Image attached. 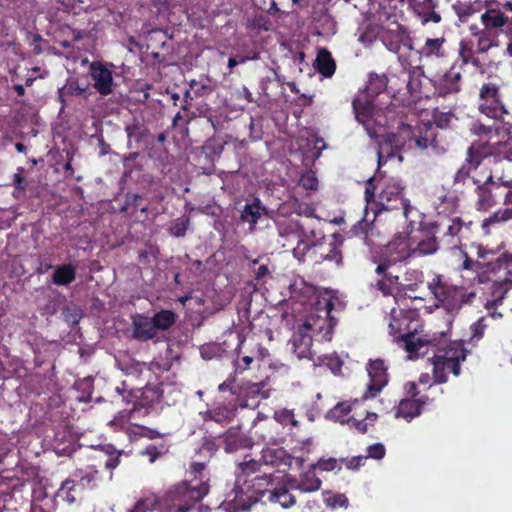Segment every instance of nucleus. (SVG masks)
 <instances>
[{
  "instance_id": "obj_32",
  "label": "nucleus",
  "mask_w": 512,
  "mask_h": 512,
  "mask_svg": "<svg viewBox=\"0 0 512 512\" xmlns=\"http://www.w3.org/2000/svg\"><path fill=\"white\" fill-rule=\"evenodd\" d=\"M481 23L490 31L501 30L507 23L508 17L500 9L488 8L481 14Z\"/></svg>"
},
{
  "instance_id": "obj_19",
  "label": "nucleus",
  "mask_w": 512,
  "mask_h": 512,
  "mask_svg": "<svg viewBox=\"0 0 512 512\" xmlns=\"http://www.w3.org/2000/svg\"><path fill=\"white\" fill-rule=\"evenodd\" d=\"M237 407L231 403L215 405L205 411H200L199 416L203 422H215L222 426L229 424L236 416Z\"/></svg>"
},
{
  "instance_id": "obj_7",
  "label": "nucleus",
  "mask_w": 512,
  "mask_h": 512,
  "mask_svg": "<svg viewBox=\"0 0 512 512\" xmlns=\"http://www.w3.org/2000/svg\"><path fill=\"white\" fill-rule=\"evenodd\" d=\"M362 405V400L355 399L352 402H339L331 410L327 416L340 423H348L354 427L359 433L365 434L373 427L378 419V415L374 412L364 410L363 413L357 414L356 410Z\"/></svg>"
},
{
  "instance_id": "obj_43",
  "label": "nucleus",
  "mask_w": 512,
  "mask_h": 512,
  "mask_svg": "<svg viewBox=\"0 0 512 512\" xmlns=\"http://www.w3.org/2000/svg\"><path fill=\"white\" fill-rule=\"evenodd\" d=\"M176 317V313L172 310H161L156 312L151 319L157 331L171 328L176 321Z\"/></svg>"
},
{
  "instance_id": "obj_22",
  "label": "nucleus",
  "mask_w": 512,
  "mask_h": 512,
  "mask_svg": "<svg viewBox=\"0 0 512 512\" xmlns=\"http://www.w3.org/2000/svg\"><path fill=\"white\" fill-rule=\"evenodd\" d=\"M383 44L393 53H399L401 48H406L409 51L413 49L412 40L408 32L401 26H397L395 30H389L384 34Z\"/></svg>"
},
{
  "instance_id": "obj_10",
  "label": "nucleus",
  "mask_w": 512,
  "mask_h": 512,
  "mask_svg": "<svg viewBox=\"0 0 512 512\" xmlns=\"http://www.w3.org/2000/svg\"><path fill=\"white\" fill-rule=\"evenodd\" d=\"M378 258L386 261L388 264L397 265L414 259L412 251V237L404 233L396 234L391 241L380 248L379 252H372Z\"/></svg>"
},
{
  "instance_id": "obj_28",
  "label": "nucleus",
  "mask_w": 512,
  "mask_h": 512,
  "mask_svg": "<svg viewBox=\"0 0 512 512\" xmlns=\"http://www.w3.org/2000/svg\"><path fill=\"white\" fill-rule=\"evenodd\" d=\"M264 382L248 384L244 390V404L246 407H257L260 400L270 396V390L266 389Z\"/></svg>"
},
{
  "instance_id": "obj_46",
  "label": "nucleus",
  "mask_w": 512,
  "mask_h": 512,
  "mask_svg": "<svg viewBox=\"0 0 512 512\" xmlns=\"http://www.w3.org/2000/svg\"><path fill=\"white\" fill-rule=\"evenodd\" d=\"M169 448L170 445L167 444L165 441H162L158 445L149 444L141 451V455L148 457L150 463H154L156 460L168 454Z\"/></svg>"
},
{
  "instance_id": "obj_44",
  "label": "nucleus",
  "mask_w": 512,
  "mask_h": 512,
  "mask_svg": "<svg viewBox=\"0 0 512 512\" xmlns=\"http://www.w3.org/2000/svg\"><path fill=\"white\" fill-rule=\"evenodd\" d=\"M506 287V285H504V281L500 280L497 278V280H495L494 284H493V287H492V297L493 299L492 300H488L485 304H484V307L487 311H490L492 310L493 308L499 306L502 304L506 294L508 293L509 290H505L504 291V288Z\"/></svg>"
},
{
  "instance_id": "obj_17",
  "label": "nucleus",
  "mask_w": 512,
  "mask_h": 512,
  "mask_svg": "<svg viewBox=\"0 0 512 512\" xmlns=\"http://www.w3.org/2000/svg\"><path fill=\"white\" fill-rule=\"evenodd\" d=\"M343 245V237L340 234H333L332 239L327 243L316 244L313 248V254L318 255L315 262H331L339 266L342 264L343 255L341 247Z\"/></svg>"
},
{
  "instance_id": "obj_27",
  "label": "nucleus",
  "mask_w": 512,
  "mask_h": 512,
  "mask_svg": "<svg viewBox=\"0 0 512 512\" xmlns=\"http://www.w3.org/2000/svg\"><path fill=\"white\" fill-rule=\"evenodd\" d=\"M132 335L134 339L141 342L153 339L157 335V331L152 319L143 315H136L132 319Z\"/></svg>"
},
{
  "instance_id": "obj_36",
  "label": "nucleus",
  "mask_w": 512,
  "mask_h": 512,
  "mask_svg": "<svg viewBox=\"0 0 512 512\" xmlns=\"http://www.w3.org/2000/svg\"><path fill=\"white\" fill-rule=\"evenodd\" d=\"M421 413L422 410L420 409L419 404L416 402V398H404L400 400L399 404L396 407L395 417L403 418L406 421L410 422L412 419L419 416Z\"/></svg>"
},
{
  "instance_id": "obj_52",
  "label": "nucleus",
  "mask_w": 512,
  "mask_h": 512,
  "mask_svg": "<svg viewBox=\"0 0 512 512\" xmlns=\"http://www.w3.org/2000/svg\"><path fill=\"white\" fill-rule=\"evenodd\" d=\"M421 75L422 71L420 67H415L408 73L407 89L414 96H417V94L420 93Z\"/></svg>"
},
{
  "instance_id": "obj_41",
  "label": "nucleus",
  "mask_w": 512,
  "mask_h": 512,
  "mask_svg": "<svg viewBox=\"0 0 512 512\" xmlns=\"http://www.w3.org/2000/svg\"><path fill=\"white\" fill-rule=\"evenodd\" d=\"M315 65L319 73L324 77H331L335 72V62L331 54L325 49H321L318 52Z\"/></svg>"
},
{
  "instance_id": "obj_58",
  "label": "nucleus",
  "mask_w": 512,
  "mask_h": 512,
  "mask_svg": "<svg viewBox=\"0 0 512 512\" xmlns=\"http://www.w3.org/2000/svg\"><path fill=\"white\" fill-rule=\"evenodd\" d=\"M464 260L460 266L461 270H470L474 272H485V264L472 260L466 252H463Z\"/></svg>"
},
{
  "instance_id": "obj_35",
  "label": "nucleus",
  "mask_w": 512,
  "mask_h": 512,
  "mask_svg": "<svg viewBox=\"0 0 512 512\" xmlns=\"http://www.w3.org/2000/svg\"><path fill=\"white\" fill-rule=\"evenodd\" d=\"M141 200V194H116L114 201H124V204H120L119 208L114 207V209L130 214H134L137 210L145 212L146 207L141 205Z\"/></svg>"
},
{
  "instance_id": "obj_18",
  "label": "nucleus",
  "mask_w": 512,
  "mask_h": 512,
  "mask_svg": "<svg viewBox=\"0 0 512 512\" xmlns=\"http://www.w3.org/2000/svg\"><path fill=\"white\" fill-rule=\"evenodd\" d=\"M485 273L493 274L498 279L504 281L505 290L512 288V254L504 253L485 263Z\"/></svg>"
},
{
  "instance_id": "obj_29",
  "label": "nucleus",
  "mask_w": 512,
  "mask_h": 512,
  "mask_svg": "<svg viewBox=\"0 0 512 512\" xmlns=\"http://www.w3.org/2000/svg\"><path fill=\"white\" fill-rule=\"evenodd\" d=\"M439 249H441L440 244L432 236H425L420 234V236L417 238V241L412 238V251L414 259L432 255Z\"/></svg>"
},
{
  "instance_id": "obj_6",
  "label": "nucleus",
  "mask_w": 512,
  "mask_h": 512,
  "mask_svg": "<svg viewBox=\"0 0 512 512\" xmlns=\"http://www.w3.org/2000/svg\"><path fill=\"white\" fill-rule=\"evenodd\" d=\"M365 200L367 206H375L372 209L376 215L383 211H401L407 222L408 233L418 230L420 212L411 206L409 200L403 198L402 194H365Z\"/></svg>"
},
{
  "instance_id": "obj_13",
  "label": "nucleus",
  "mask_w": 512,
  "mask_h": 512,
  "mask_svg": "<svg viewBox=\"0 0 512 512\" xmlns=\"http://www.w3.org/2000/svg\"><path fill=\"white\" fill-rule=\"evenodd\" d=\"M372 261L376 264L375 274L377 279L373 287L384 296L392 295L395 290L400 291V277L395 271V265L372 255Z\"/></svg>"
},
{
  "instance_id": "obj_26",
  "label": "nucleus",
  "mask_w": 512,
  "mask_h": 512,
  "mask_svg": "<svg viewBox=\"0 0 512 512\" xmlns=\"http://www.w3.org/2000/svg\"><path fill=\"white\" fill-rule=\"evenodd\" d=\"M289 299L305 305L315 296L316 289L312 284H308L302 278L293 280L289 286Z\"/></svg>"
},
{
  "instance_id": "obj_23",
  "label": "nucleus",
  "mask_w": 512,
  "mask_h": 512,
  "mask_svg": "<svg viewBox=\"0 0 512 512\" xmlns=\"http://www.w3.org/2000/svg\"><path fill=\"white\" fill-rule=\"evenodd\" d=\"M261 462L265 465L277 467L278 469L289 468L292 464L293 457L282 447L265 448L262 450Z\"/></svg>"
},
{
  "instance_id": "obj_50",
  "label": "nucleus",
  "mask_w": 512,
  "mask_h": 512,
  "mask_svg": "<svg viewBox=\"0 0 512 512\" xmlns=\"http://www.w3.org/2000/svg\"><path fill=\"white\" fill-rule=\"evenodd\" d=\"M261 216V207L259 202H255L253 204H246L241 213V220L243 222H248L251 225V228L257 223L258 219Z\"/></svg>"
},
{
  "instance_id": "obj_40",
  "label": "nucleus",
  "mask_w": 512,
  "mask_h": 512,
  "mask_svg": "<svg viewBox=\"0 0 512 512\" xmlns=\"http://www.w3.org/2000/svg\"><path fill=\"white\" fill-rule=\"evenodd\" d=\"M444 38H428L426 39L424 45L420 49L419 53L422 57L425 58H433V57H444Z\"/></svg>"
},
{
  "instance_id": "obj_34",
  "label": "nucleus",
  "mask_w": 512,
  "mask_h": 512,
  "mask_svg": "<svg viewBox=\"0 0 512 512\" xmlns=\"http://www.w3.org/2000/svg\"><path fill=\"white\" fill-rule=\"evenodd\" d=\"M260 462L249 460L239 463L236 468V480L234 488H240L248 483L254 474L259 471Z\"/></svg>"
},
{
  "instance_id": "obj_38",
  "label": "nucleus",
  "mask_w": 512,
  "mask_h": 512,
  "mask_svg": "<svg viewBox=\"0 0 512 512\" xmlns=\"http://www.w3.org/2000/svg\"><path fill=\"white\" fill-rule=\"evenodd\" d=\"M504 204L506 208L503 210H497L488 218L483 220L482 227L485 229L490 225L505 222L512 219V194H505Z\"/></svg>"
},
{
  "instance_id": "obj_1",
  "label": "nucleus",
  "mask_w": 512,
  "mask_h": 512,
  "mask_svg": "<svg viewBox=\"0 0 512 512\" xmlns=\"http://www.w3.org/2000/svg\"><path fill=\"white\" fill-rule=\"evenodd\" d=\"M386 89V79L382 76H371L365 90L360 91L353 100L355 117L363 125L371 138L378 139V166L397 158L402 162L401 151L436 149V129L431 124L412 127L401 124L397 133L385 132L388 125L389 107L379 106L376 99Z\"/></svg>"
},
{
  "instance_id": "obj_9",
  "label": "nucleus",
  "mask_w": 512,
  "mask_h": 512,
  "mask_svg": "<svg viewBox=\"0 0 512 512\" xmlns=\"http://www.w3.org/2000/svg\"><path fill=\"white\" fill-rule=\"evenodd\" d=\"M415 316L416 312L412 310L393 309L389 321L390 334L402 340L406 350L410 353L417 352L422 346L420 339L415 341V335L410 326Z\"/></svg>"
},
{
  "instance_id": "obj_20",
  "label": "nucleus",
  "mask_w": 512,
  "mask_h": 512,
  "mask_svg": "<svg viewBox=\"0 0 512 512\" xmlns=\"http://www.w3.org/2000/svg\"><path fill=\"white\" fill-rule=\"evenodd\" d=\"M90 73L94 81V87L101 95H108L113 92V76L107 67L101 63L93 62L90 65Z\"/></svg>"
},
{
  "instance_id": "obj_57",
  "label": "nucleus",
  "mask_w": 512,
  "mask_h": 512,
  "mask_svg": "<svg viewBox=\"0 0 512 512\" xmlns=\"http://www.w3.org/2000/svg\"><path fill=\"white\" fill-rule=\"evenodd\" d=\"M125 131L129 140L139 142L144 136V127L137 121L126 125Z\"/></svg>"
},
{
  "instance_id": "obj_33",
  "label": "nucleus",
  "mask_w": 512,
  "mask_h": 512,
  "mask_svg": "<svg viewBox=\"0 0 512 512\" xmlns=\"http://www.w3.org/2000/svg\"><path fill=\"white\" fill-rule=\"evenodd\" d=\"M350 232L355 237L360 238L364 244L371 248V250H373L376 246L374 236L377 234V232L372 222H368L367 220L362 219L352 227Z\"/></svg>"
},
{
  "instance_id": "obj_61",
  "label": "nucleus",
  "mask_w": 512,
  "mask_h": 512,
  "mask_svg": "<svg viewBox=\"0 0 512 512\" xmlns=\"http://www.w3.org/2000/svg\"><path fill=\"white\" fill-rule=\"evenodd\" d=\"M316 244L317 243L310 245L305 241H299L297 246L293 249V254L299 261H302L308 252L313 253V248Z\"/></svg>"
},
{
  "instance_id": "obj_3",
  "label": "nucleus",
  "mask_w": 512,
  "mask_h": 512,
  "mask_svg": "<svg viewBox=\"0 0 512 512\" xmlns=\"http://www.w3.org/2000/svg\"><path fill=\"white\" fill-rule=\"evenodd\" d=\"M336 300L335 297H330L324 302L323 311L325 313V319L322 325H318L315 321L313 324L309 321H305L297 330L294 332L291 338V344L293 352L299 359H310L311 358V347H312V335L311 331L318 329L322 333V339L325 341H331L334 334V329L338 324V318L332 315ZM317 310H322L318 307Z\"/></svg>"
},
{
  "instance_id": "obj_16",
  "label": "nucleus",
  "mask_w": 512,
  "mask_h": 512,
  "mask_svg": "<svg viewBox=\"0 0 512 512\" xmlns=\"http://www.w3.org/2000/svg\"><path fill=\"white\" fill-rule=\"evenodd\" d=\"M468 350L463 340L449 341L439 347L433 358L450 361L452 374L458 377L461 374V363L466 360Z\"/></svg>"
},
{
  "instance_id": "obj_59",
  "label": "nucleus",
  "mask_w": 512,
  "mask_h": 512,
  "mask_svg": "<svg viewBox=\"0 0 512 512\" xmlns=\"http://www.w3.org/2000/svg\"><path fill=\"white\" fill-rule=\"evenodd\" d=\"M299 185L306 190H317L318 189V179L315 174L311 171L304 173L300 180Z\"/></svg>"
},
{
  "instance_id": "obj_62",
  "label": "nucleus",
  "mask_w": 512,
  "mask_h": 512,
  "mask_svg": "<svg viewBox=\"0 0 512 512\" xmlns=\"http://www.w3.org/2000/svg\"><path fill=\"white\" fill-rule=\"evenodd\" d=\"M497 201L494 198V194H479L477 202L478 210L488 211L496 205Z\"/></svg>"
},
{
  "instance_id": "obj_25",
  "label": "nucleus",
  "mask_w": 512,
  "mask_h": 512,
  "mask_svg": "<svg viewBox=\"0 0 512 512\" xmlns=\"http://www.w3.org/2000/svg\"><path fill=\"white\" fill-rule=\"evenodd\" d=\"M288 484L292 490H298L303 493H312L320 489L321 480L316 476L315 466L303 473L299 480L288 478Z\"/></svg>"
},
{
  "instance_id": "obj_49",
  "label": "nucleus",
  "mask_w": 512,
  "mask_h": 512,
  "mask_svg": "<svg viewBox=\"0 0 512 512\" xmlns=\"http://www.w3.org/2000/svg\"><path fill=\"white\" fill-rule=\"evenodd\" d=\"M404 281V283L400 282V291H414L418 287V284L423 282V273L415 269L407 271Z\"/></svg>"
},
{
  "instance_id": "obj_31",
  "label": "nucleus",
  "mask_w": 512,
  "mask_h": 512,
  "mask_svg": "<svg viewBox=\"0 0 512 512\" xmlns=\"http://www.w3.org/2000/svg\"><path fill=\"white\" fill-rule=\"evenodd\" d=\"M293 491L290 488L288 482L281 487H273V491L269 493V499L267 503L279 504L282 508H290L296 503V497L291 493Z\"/></svg>"
},
{
  "instance_id": "obj_60",
  "label": "nucleus",
  "mask_w": 512,
  "mask_h": 512,
  "mask_svg": "<svg viewBox=\"0 0 512 512\" xmlns=\"http://www.w3.org/2000/svg\"><path fill=\"white\" fill-rule=\"evenodd\" d=\"M136 436L144 437L150 440L157 438H164L168 433L160 432L156 429L149 428L146 426H138V432H135Z\"/></svg>"
},
{
  "instance_id": "obj_4",
  "label": "nucleus",
  "mask_w": 512,
  "mask_h": 512,
  "mask_svg": "<svg viewBox=\"0 0 512 512\" xmlns=\"http://www.w3.org/2000/svg\"><path fill=\"white\" fill-rule=\"evenodd\" d=\"M249 480L242 487L233 488V499L223 502L221 508L227 512H243L248 511L258 502L267 504L269 493L275 487L273 474L254 475Z\"/></svg>"
},
{
  "instance_id": "obj_2",
  "label": "nucleus",
  "mask_w": 512,
  "mask_h": 512,
  "mask_svg": "<svg viewBox=\"0 0 512 512\" xmlns=\"http://www.w3.org/2000/svg\"><path fill=\"white\" fill-rule=\"evenodd\" d=\"M470 131L486 140L485 143L475 142L468 149L466 161L470 167L476 169L481 159L491 155L498 159L512 161V146L508 142H490L498 131L494 124H485L479 120L473 121L470 125Z\"/></svg>"
},
{
  "instance_id": "obj_12",
  "label": "nucleus",
  "mask_w": 512,
  "mask_h": 512,
  "mask_svg": "<svg viewBox=\"0 0 512 512\" xmlns=\"http://www.w3.org/2000/svg\"><path fill=\"white\" fill-rule=\"evenodd\" d=\"M479 111L492 120H500L508 114L501 101L499 88L496 84H483L479 93Z\"/></svg>"
},
{
  "instance_id": "obj_55",
  "label": "nucleus",
  "mask_w": 512,
  "mask_h": 512,
  "mask_svg": "<svg viewBox=\"0 0 512 512\" xmlns=\"http://www.w3.org/2000/svg\"><path fill=\"white\" fill-rule=\"evenodd\" d=\"M294 212L300 216L308 218L315 217V208L312 203L300 201L298 198H293Z\"/></svg>"
},
{
  "instance_id": "obj_64",
  "label": "nucleus",
  "mask_w": 512,
  "mask_h": 512,
  "mask_svg": "<svg viewBox=\"0 0 512 512\" xmlns=\"http://www.w3.org/2000/svg\"><path fill=\"white\" fill-rule=\"evenodd\" d=\"M367 451H368V455L366 457L367 458L370 457V458H373L376 460H380V459L384 458L385 453H386L385 447L381 443H375L373 445H370L367 448Z\"/></svg>"
},
{
  "instance_id": "obj_51",
  "label": "nucleus",
  "mask_w": 512,
  "mask_h": 512,
  "mask_svg": "<svg viewBox=\"0 0 512 512\" xmlns=\"http://www.w3.org/2000/svg\"><path fill=\"white\" fill-rule=\"evenodd\" d=\"M189 225H190V218L188 216L183 215V216L175 219L171 223L169 232L174 237H177V238L184 237Z\"/></svg>"
},
{
  "instance_id": "obj_42",
  "label": "nucleus",
  "mask_w": 512,
  "mask_h": 512,
  "mask_svg": "<svg viewBox=\"0 0 512 512\" xmlns=\"http://www.w3.org/2000/svg\"><path fill=\"white\" fill-rule=\"evenodd\" d=\"M433 364V380L436 384H443L448 381V372L452 373L450 361L431 358Z\"/></svg>"
},
{
  "instance_id": "obj_30",
  "label": "nucleus",
  "mask_w": 512,
  "mask_h": 512,
  "mask_svg": "<svg viewBox=\"0 0 512 512\" xmlns=\"http://www.w3.org/2000/svg\"><path fill=\"white\" fill-rule=\"evenodd\" d=\"M94 460H96L97 463L77 469L73 474V476L79 480L78 483L82 487L87 485L89 488H93L100 479L98 467L102 466V459L94 458Z\"/></svg>"
},
{
  "instance_id": "obj_47",
  "label": "nucleus",
  "mask_w": 512,
  "mask_h": 512,
  "mask_svg": "<svg viewBox=\"0 0 512 512\" xmlns=\"http://www.w3.org/2000/svg\"><path fill=\"white\" fill-rule=\"evenodd\" d=\"M87 87H81L78 81L74 78H69L66 84L59 88L58 94L61 102H65V97L70 95H84L86 96Z\"/></svg>"
},
{
  "instance_id": "obj_45",
  "label": "nucleus",
  "mask_w": 512,
  "mask_h": 512,
  "mask_svg": "<svg viewBox=\"0 0 512 512\" xmlns=\"http://www.w3.org/2000/svg\"><path fill=\"white\" fill-rule=\"evenodd\" d=\"M473 60V43L469 40H461L458 49V58L452 65H459L464 71V67Z\"/></svg>"
},
{
  "instance_id": "obj_8",
  "label": "nucleus",
  "mask_w": 512,
  "mask_h": 512,
  "mask_svg": "<svg viewBox=\"0 0 512 512\" xmlns=\"http://www.w3.org/2000/svg\"><path fill=\"white\" fill-rule=\"evenodd\" d=\"M429 288L450 316L458 312L470 297H474V294L467 295L461 287L447 284L440 275L433 278Z\"/></svg>"
},
{
  "instance_id": "obj_48",
  "label": "nucleus",
  "mask_w": 512,
  "mask_h": 512,
  "mask_svg": "<svg viewBox=\"0 0 512 512\" xmlns=\"http://www.w3.org/2000/svg\"><path fill=\"white\" fill-rule=\"evenodd\" d=\"M438 385L439 384L433 382L426 388L424 393L420 392V394L416 398V402L419 404V407L422 411L426 405H429L436 400L437 394H443V389L440 388Z\"/></svg>"
},
{
  "instance_id": "obj_63",
  "label": "nucleus",
  "mask_w": 512,
  "mask_h": 512,
  "mask_svg": "<svg viewBox=\"0 0 512 512\" xmlns=\"http://www.w3.org/2000/svg\"><path fill=\"white\" fill-rule=\"evenodd\" d=\"M486 317H480L475 323L471 325L472 339H481L484 335V331L487 327L485 323Z\"/></svg>"
},
{
  "instance_id": "obj_5",
  "label": "nucleus",
  "mask_w": 512,
  "mask_h": 512,
  "mask_svg": "<svg viewBox=\"0 0 512 512\" xmlns=\"http://www.w3.org/2000/svg\"><path fill=\"white\" fill-rule=\"evenodd\" d=\"M463 227V222L459 217L450 219L440 217L435 221H425V216L419 214L418 218V232L425 236H432L440 244L441 248L451 249L458 247L460 244V236Z\"/></svg>"
},
{
  "instance_id": "obj_39",
  "label": "nucleus",
  "mask_w": 512,
  "mask_h": 512,
  "mask_svg": "<svg viewBox=\"0 0 512 512\" xmlns=\"http://www.w3.org/2000/svg\"><path fill=\"white\" fill-rule=\"evenodd\" d=\"M477 38V51L478 53H486L492 47L498 46V33L497 31H490L482 29L474 33Z\"/></svg>"
},
{
  "instance_id": "obj_54",
  "label": "nucleus",
  "mask_w": 512,
  "mask_h": 512,
  "mask_svg": "<svg viewBox=\"0 0 512 512\" xmlns=\"http://www.w3.org/2000/svg\"><path fill=\"white\" fill-rule=\"evenodd\" d=\"M273 418L284 426L296 427L298 425L292 410L282 409L275 411Z\"/></svg>"
},
{
  "instance_id": "obj_53",
  "label": "nucleus",
  "mask_w": 512,
  "mask_h": 512,
  "mask_svg": "<svg viewBox=\"0 0 512 512\" xmlns=\"http://www.w3.org/2000/svg\"><path fill=\"white\" fill-rule=\"evenodd\" d=\"M319 361L322 365L329 368L334 374L339 373L343 366V360L336 353L322 355L319 357Z\"/></svg>"
},
{
  "instance_id": "obj_15",
  "label": "nucleus",
  "mask_w": 512,
  "mask_h": 512,
  "mask_svg": "<svg viewBox=\"0 0 512 512\" xmlns=\"http://www.w3.org/2000/svg\"><path fill=\"white\" fill-rule=\"evenodd\" d=\"M463 72L459 65H451L445 73L435 75L431 79L435 93L442 97L458 93L461 90Z\"/></svg>"
},
{
  "instance_id": "obj_14",
  "label": "nucleus",
  "mask_w": 512,
  "mask_h": 512,
  "mask_svg": "<svg viewBox=\"0 0 512 512\" xmlns=\"http://www.w3.org/2000/svg\"><path fill=\"white\" fill-rule=\"evenodd\" d=\"M366 369L369 382L362 400L375 398L389 382L388 367L382 359L369 360Z\"/></svg>"
},
{
  "instance_id": "obj_37",
  "label": "nucleus",
  "mask_w": 512,
  "mask_h": 512,
  "mask_svg": "<svg viewBox=\"0 0 512 512\" xmlns=\"http://www.w3.org/2000/svg\"><path fill=\"white\" fill-rule=\"evenodd\" d=\"M76 279V268L72 264H62L54 267L52 282L58 286H67Z\"/></svg>"
},
{
  "instance_id": "obj_11",
  "label": "nucleus",
  "mask_w": 512,
  "mask_h": 512,
  "mask_svg": "<svg viewBox=\"0 0 512 512\" xmlns=\"http://www.w3.org/2000/svg\"><path fill=\"white\" fill-rule=\"evenodd\" d=\"M463 184L464 189L482 192H491L498 190L502 186H508L509 182H498L493 180L490 172L477 173L470 175L469 169L464 165L455 175V184Z\"/></svg>"
},
{
  "instance_id": "obj_56",
  "label": "nucleus",
  "mask_w": 512,
  "mask_h": 512,
  "mask_svg": "<svg viewBox=\"0 0 512 512\" xmlns=\"http://www.w3.org/2000/svg\"><path fill=\"white\" fill-rule=\"evenodd\" d=\"M106 459L102 461V465H104L107 469H114L120 464V457L122 455V451H116L112 447H108L105 450Z\"/></svg>"
},
{
  "instance_id": "obj_24",
  "label": "nucleus",
  "mask_w": 512,
  "mask_h": 512,
  "mask_svg": "<svg viewBox=\"0 0 512 512\" xmlns=\"http://www.w3.org/2000/svg\"><path fill=\"white\" fill-rule=\"evenodd\" d=\"M163 396L162 383H148L145 387L134 392L136 404L141 407H151L160 402Z\"/></svg>"
},
{
  "instance_id": "obj_21",
  "label": "nucleus",
  "mask_w": 512,
  "mask_h": 512,
  "mask_svg": "<svg viewBox=\"0 0 512 512\" xmlns=\"http://www.w3.org/2000/svg\"><path fill=\"white\" fill-rule=\"evenodd\" d=\"M221 437L223 438V448L226 453H233L240 449H250L254 444L250 437L235 427L229 428Z\"/></svg>"
}]
</instances>
